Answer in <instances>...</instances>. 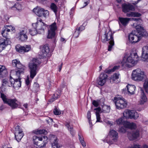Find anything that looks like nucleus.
Instances as JSON below:
<instances>
[{
	"mask_svg": "<svg viewBox=\"0 0 148 148\" xmlns=\"http://www.w3.org/2000/svg\"><path fill=\"white\" fill-rule=\"evenodd\" d=\"M40 62L38 59L33 58L29 64L30 77L33 79L36 75L39 70Z\"/></svg>",
	"mask_w": 148,
	"mask_h": 148,
	"instance_id": "nucleus-1",
	"label": "nucleus"
},
{
	"mask_svg": "<svg viewBox=\"0 0 148 148\" xmlns=\"http://www.w3.org/2000/svg\"><path fill=\"white\" fill-rule=\"evenodd\" d=\"M12 66L16 67L18 69L16 70H12L10 72V75L17 76L19 77L21 74L23 73L25 69V66L22 65L18 59H14L12 60Z\"/></svg>",
	"mask_w": 148,
	"mask_h": 148,
	"instance_id": "nucleus-2",
	"label": "nucleus"
},
{
	"mask_svg": "<svg viewBox=\"0 0 148 148\" xmlns=\"http://www.w3.org/2000/svg\"><path fill=\"white\" fill-rule=\"evenodd\" d=\"M141 24L140 23L137 24L136 23L133 24V26L135 27L136 30L132 31L128 37H133L134 36L137 37H147L148 36L146 31L140 25Z\"/></svg>",
	"mask_w": 148,
	"mask_h": 148,
	"instance_id": "nucleus-3",
	"label": "nucleus"
},
{
	"mask_svg": "<svg viewBox=\"0 0 148 148\" xmlns=\"http://www.w3.org/2000/svg\"><path fill=\"white\" fill-rule=\"evenodd\" d=\"M130 56L127 57V56H125L123 58V60L121 62V66L123 67H129L130 66L129 63L134 64L135 63L134 58L137 59L138 56L136 53H133Z\"/></svg>",
	"mask_w": 148,
	"mask_h": 148,
	"instance_id": "nucleus-4",
	"label": "nucleus"
},
{
	"mask_svg": "<svg viewBox=\"0 0 148 148\" xmlns=\"http://www.w3.org/2000/svg\"><path fill=\"white\" fill-rule=\"evenodd\" d=\"M116 107L118 109L124 108L127 105V103L123 97H115L113 100Z\"/></svg>",
	"mask_w": 148,
	"mask_h": 148,
	"instance_id": "nucleus-5",
	"label": "nucleus"
},
{
	"mask_svg": "<svg viewBox=\"0 0 148 148\" xmlns=\"http://www.w3.org/2000/svg\"><path fill=\"white\" fill-rule=\"evenodd\" d=\"M118 137V134L117 132L114 130H111L109 132V135L103 141L104 142L106 141L110 144H112L114 142L116 141Z\"/></svg>",
	"mask_w": 148,
	"mask_h": 148,
	"instance_id": "nucleus-6",
	"label": "nucleus"
},
{
	"mask_svg": "<svg viewBox=\"0 0 148 148\" xmlns=\"http://www.w3.org/2000/svg\"><path fill=\"white\" fill-rule=\"evenodd\" d=\"M132 78L135 81H142L145 77L144 72L141 71L139 69H137L133 71L132 75Z\"/></svg>",
	"mask_w": 148,
	"mask_h": 148,
	"instance_id": "nucleus-7",
	"label": "nucleus"
},
{
	"mask_svg": "<svg viewBox=\"0 0 148 148\" xmlns=\"http://www.w3.org/2000/svg\"><path fill=\"white\" fill-rule=\"evenodd\" d=\"M32 25L34 29H36L38 31L39 30H40L42 33L44 32V29L47 27L48 26L42 22V19L39 18H37V22L36 23H33Z\"/></svg>",
	"mask_w": 148,
	"mask_h": 148,
	"instance_id": "nucleus-8",
	"label": "nucleus"
},
{
	"mask_svg": "<svg viewBox=\"0 0 148 148\" xmlns=\"http://www.w3.org/2000/svg\"><path fill=\"white\" fill-rule=\"evenodd\" d=\"M40 50L38 55L41 58L46 57L49 51V48L47 44L40 46Z\"/></svg>",
	"mask_w": 148,
	"mask_h": 148,
	"instance_id": "nucleus-9",
	"label": "nucleus"
},
{
	"mask_svg": "<svg viewBox=\"0 0 148 148\" xmlns=\"http://www.w3.org/2000/svg\"><path fill=\"white\" fill-rule=\"evenodd\" d=\"M14 135L16 140L18 142L20 141L24 136L23 131L19 126L15 127Z\"/></svg>",
	"mask_w": 148,
	"mask_h": 148,
	"instance_id": "nucleus-10",
	"label": "nucleus"
},
{
	"mask_svg": "<svg viewBox=\"0 0 148 148\" xmlns=\"http://www.w3.org/2000/svg\"><path fill=\"white\" fill-rule=\"evenodd\" d=\"M108 77V76L106 73H101L97 79V83L99 85L102 86L106 83Z\"/></svg>",
	"mask_w": 148,
	"mask_h": 148,
	"instance_id": "nucleus-11",
	"label": "nucleus"
},
{
	"mask_svg": "<svg viewBox=\"0 0 148 148\" xmlns=\"http://www.w3.org/2000/svg\"><path fill=\"white\" fill-rule=\"evenodd\" d=\"M11 43L9 38H3L0 39V52L5 48L6 46Z\"/></svg>",
	"mask_w": 148,
	"mask_h": 148,
	"instance_id": "nucleus-12",
	"label": "nucleus"
},
{
	"mask_svg": "<svg viewBox=\"0 0 148 148\" xmlns=\"http://www.w3.org/2000/svg\"><path fill=\"white\" fill-rule=\"evenodd\" d=\"M101 41L104 43L108 41L109 44L108 46V51H110L112 50L113 46L114 45L113 38H110L109 39L108 38H103L101 39Z\"/></svg>",
	"mask_w": 148,
	"mask_h": 148,
	"instance_id": "nucleus-13",
	"label": "nucleus"
},
{
	"mask_svg": "<svg viewBox=\"0 0 148 148\" xmlns=\"http://www.w3.org/2000/svg\"><path fill=\"white\" fill-rule=\"evenodd\" d=\"M12 109H15L20 106V103L15 99H10L7 103Z\"/></svg>",
	"mask_w": 148,
	"mask_h": 148,
	"instance_id": "nucleus-14",
	"label": "nucleus"
},
{
	"mask_svg": "<svg viewBox=\"0 0 148 148\" xmlns=\"http://www.w3.org/2000/svg\"><path fill=\"white\" fill-rule=\"evenodd\" d=\"M42 137H38L36 136L33 137V140L34 144L39 147H44V143L42 142Z\"/></svg>",
	"mask_w": 148,
	"mask_h": 148,
	"instance_id": "nucleus-15",
	"label": "nucleus"
},
{
	"mask_svg": "<svg viewBox=\"0 0 148 148\" xmlns=\"http://www.w3.org/2000/svg\"><path fill=\"white\" fill-rule=\"evenodd\" d=\"M56 23L55 22L49 25L47 37H53L56 34Z\"/></svg>",
	"mask_w": 148,
	"mask_h": 148,
	"instance_id": "nucleus-16",
	"label": "nucleus"
},
{
	"mask_svg": "<svg viewBox=\"0 0 148 148\" xmlns=\"http://www.w3.org/2000/svg\"><path fill=\"white\" fill-rule=\"evenodd\" d=\"M14 78H18V79L16 78L15 79H14V82H13L11 86L16 89H18L21 86V79L20 76L19 77H17V76L13 75L12 76Z\"/></svg>",
	"mask_w": 148,
	"mask_h": 148,
	"instance_id": "nucleus-17",
	"label": "nucleus"
},
{
	"mask_svg": "<svg viewBox=\"0 0 148 148\" xmlns=\"http://www.w3.org/2000/svg\"><path fill=\"white\" fill-rule=\"evenodd\" d=\"M30 49L31 47L30 45H26L25 47L17 46L16 47V51L21 53L28 52L30 50Z\"/></svg>",
	"mask_w": 148,
	"mask_h": 148,
	"instance_id": "nucleus-18",
	"label": "nucleus"
},
{
	"mask_svg": "<svg viewBox=\"0 0 148 148\" xmlns=\"http://www.w3.org/2000/svg\"><path fill=\"white\" fill-rule=\"evenodd\" d=\"M122 8L123 12L125 13L134 10V6L130 4L123 3L122 5Z\"/></svg>",
	"mask_w": 148,
	"mask_h": 148,
	"instance_id": "nucleus-19",
	"label": "nucleus"
},
{
	"mask_svg": "<svg viewBox=\"0 0 148 148\" xmlns=\"http://www.w3.org/2000/svg\"><path fill=\"white\" fill-rule=\"evenodd\" d=\"M139 136V131L138 130L134 131L132 133L128 132L127 135L128 138L130 140L136 139Z\"/></svg>",
	"mask_w": 148,
	"mask_h": 148,
	"instance_id": "nucleus-20",
	"label": "nucleus"
},
{
	"mask_svg": "<svg viewBox=\"0 0 148 148\" xmlns=\"http://www.w3.org/2000/svg\"><path fill=\"white\" fill-rule=\"evenodd\" d=\"M130 18H127L119 17V23L120 25H122L123 26L125 27L128 24Z\"/></svg>",
	"mask_w": 148,
	"mask_h": 148,
	"instance_id": "nucleus-21",
	"label": "nucleus"
},
{
	"mask_svg": "<svg viewBox=\"0 0 148 148\" xmlns=\"http://www.w3.org/2000/svg\"><path fill=\"white\" fill-rule=\"evenodd\" d=\"M141 58L144 59V60L148 58V45L144 47L143 48Z\"/></svg>",
	"mask_w": 148,
	"mask_h": 148,
	"instance_id": "nucleus-22",
	"label": "nucleus"
},
{
	"mask_svg": "<svg viewBox=\"0 0 148 148\" xmlns=\"http://www.w3.org/2000/svg\"><path fill=\"white\" fill-rule=\"evenodd\" d=\"M23 8V7L21 4L19 3H16L13 6L10 7L9 8L13 10L20 12L22 10Z\"/></svg>",
	"mask_w": 148,
	"mask_h": 148,
	"instance_id": "nucleus-23",
	"label": "nucleus"
},
{
	"mask_svg": "<svg viewBox=\"0 0 148 148\" xmlns=\"http://www.w3.org/2000/svg\"><path fill=\"white\" fill-rule=\"evenodd\" d=\"M12 75H10V82L8 81L5 79H3L2 81V85L4 86H8L11 87L12 86V84L13 82H14V79L12 77Z\"/></svg>",
	"mask_w": 148,
	"mask_h": 148,
	"instance_id": "nucleus-24",
	"label": "nucleus"
},
{
	"mask_svg": "<svg viewBox=\"0 0 148 148\" xmlns=\"http://www.w3.org/2000/svg\"><path fill=\"white\" fill-rule=\"evenodd\" d=\"M43 9L39 7H37L34 9L33 11L36 15L39 17H41L42 16Z\"/></svg>",
	"mask_w": 148,
	"mask_h": 148,
	"instance_id": "nucleus-25",
	"label": "nucleus"
},
{
	"mask_svg": "<svg viewBox=\"0 0 148 148\" xmlns=\"http://www.w3.org/2000/svg\"><path fill=\"white\" fill-rule=\"evenodd\" d=\"M8 72L5 66L0 65V77H5L7 74Z\"/></svg>",
	"mask_w": 148,
	"mask_h": 148,
	"instance_id": "nucleus-26",
	"label": "nucleus"
},
{
	"mask_svg": "<svg viewBox=\"0 0 148 148\" xmlns=\"http://www.w3.org/2000/svg\"><path fill=\"white\" fill-rule=\"evenodd\" d=\"M128 92L131 95L134 94V91L135 90L136 87L134 85L128 84L127 86Z\"/></svg>",
	"mask_w": 148,
	"mask_h": 148,
	"instance_id": "nucleus-27",
	"label": "nucleus"
},
{
	"mask_svg": "<svg viewBox=\"0 0 148 148\" xmlns=\"http://www.w3.org/2000/svg\"><path fill=\"white\" fill-rule=\"evenodd\" d=\"M85 29L84 27L83 26H81L80 27L77 28L73 34L74 37H78L81 32Z\"/></svg>",
	"mask_w": 148,
	"mask_h": 148,
	"instance_id": "nucleus-28",
	"label": "nucleus"
},
{
	"mask_svg": "<svg viewBox=\"0 0 148 148\" xmlns=\"http://www.w3.org/2000/svg\"><path fill=\"white\" fill-rule=\"evenodd\" d=\"M18 35L20 37H27L28 33L27 29L25 28H23L20 30Z\"/></svg>",
	"mask_w": 148,
	"mask_h": 148,
	"instance_id": "nucleus-29",
	"label": "nucleus"
},
{
	"mask_svg": "<svg viewBox=\"0 0 148 148\" xmlns=\"http://www.w3.org/2000/svg\"><path fill=\"white\" fill-rule=\"evenodd\" d=\"M139 117L138 113L134 110H130V118L136 119Z\"/></svg>",
	"mask_w": 148,
	"mask_h": 148,
	"instance_id": "nucleus-30",
	"label": "nucleus"
},
{
	"mask_svg": "<svg viewBox=\"0 0 148 148\" xmlns=\"http://www.w3.org/2000/svg\"><path fill=\"white\" fill-rule=\"evenodd\" d=\"M119 73H115L114 74L111 78V81L115 83H117L119 82Z\"/></svg>",
	"mask_w": 148,
	"mask_h": 148,
	"instance_id": "nucleus-31",
	"label": "nucleus"
},
{
	"mask_svg": "<svg viewBox=\"0 0 148 148\" xmlns=\"http://www.w3.org/2000/svg\"><path fill=\"white\" fill-rule=\"evenodd\" d=\"M125 126L126 128L131 129H135L136 127V124L133 123H130L129 122H126L125 124Z\"/></svg>",
	"mask_w": 148,
	"mask_h": 148,
	"instance_id": "nucleus-32",
	"label": "nucleus"
},
{
	"mask_svg": "<svg viewBox=\"0 0 148 148\" xmlns=\"http://www.w3.org/2000/svg\"><path fill=\"white\" fill-rule=\"evenodd\" d=\"M65 125L68 128L69 130L70 131V133L72 136H74L75 134V132L73 129V126H70L69 123L67 122L65 123Z\"/></svg>",
	"mask_w": 148,
	"mask_h": 148,
	"instance_id": "nucleus-33",
	"label": "nucleus"
},
{
	"mask_svg": "<svg viewBox=\"0 0 148 148\" xmlns=\"http://www.w3.org/2000/svg\"><path fill=\"white\" fill-rule=\"evenodd\" d=\"M143 95L141 96L140 99V104L141 105L143 104L147 100V98L146 96L144 93L143 91L141 89Z\"/></svg>",
	"mask_w": 148,
	"mask_h": 148,
	"instance_id": "nucleus-34",
	"label": "nucleus"
},
{
	"mask_svg": "<svg viewBox=\"0 0 148 148\" xmlns=\"http://www.w3.org/2000/svg\"><path fill=\"white\" fill-rule=\"evenodd\" d=\"M141 38H128L129 42L131 43H135L139 41Z\"/></svg>",
	"mask_w": 148,
	"mask_h": 148,
	"instance_id": "nucleus-35",
	"label": "nucleus"
},
{
	"mask_svg": "<svg viewBox=\"0 0 148 148\" xmlns=\"http://www.w3.org/2000/svg\"><path fill=\"white\" fill-rule=\"evenodd\" d=\"M116 124L118 125H125L126 122L123 119V118L121 117L119 119H117L116 121Z\"/></svg>",
	"mask_w": 148,
	"mask_h": 148,
	"instance_id": "nucleus-36",
	"label": "nucleus"
},
{
	"mask_svg": "<svg viewBox=\"0 0 148 148\" xmlns=\"http://www.w3.org/2000/svg\"><path fill=\"white\" fill-rule=\"evenodd\" d=\"M1 97L4 103L7 104L10 99L8 98L7 96L3 93H1Z\"/></svg>",
	"mask_w": 148,
	"mask_h": 148,
	"instance_id": "nucleus-37",
	"label": "nucleus"
},
{
	"mask_svg": "<svg viewBox=\"0 0 148 148\" xmlns=\"http://www.w3.org/2000/svg\"><path fill=\"white\" fill-rule=\"evenodd\" d=\"M10 29H6L4 27L3 28L1 32V34L3 37H7L8 36V32H10Z\"/></svg>",
	"mask_w": 148,
	"mask_h": 148,
	"instance_id": "nucleus-38",
	"label": "nucleus"
},
{
	"mask_svg": "<svg viewBox=\"0 0 148 148\" xmlns=\"http://www.w3.org/2000/svg\"><path fill=\"white\" fill-rule=\"evenodd\" d=\"M105 36L104 37H112L113 34L111 31L108 30V31L104 30L103 32Z\"/></svg>",
	"mask_w": 148,
	"mask_h": 148,
	"instance_id": "nucleus-39",
	"label": "nucleus"
},
{
	"mask_svg": "<svg viewBox=\"0 0 148 148\" xmlns=\"http://www.w3.org/2000/svg\"><path fill=\"white\" fill-rule=\"evenodd\" d=\"M4 27L6 29H10V32L11 31L15 32L16 31L15 27L12 25H6L4 26Z\"/></svg>",
	"mask_w": 148,
	"mask_h": 148,
	"instance_id": "nucleus-40",
	"label": "nucleus"
},
{
	"mask_svg": "<svg viewBox=\"0 0 148 148\" xmlns=\"http://www.w3.org/2000/svg\"><path fill=\"white\" fill-rule=\"evenodd\" d=\"M130 110H126L123 113V116L126 119L130 118Z\"/></svg>",
	"mask_w": 148,
	"mask_h": 148,
	"instance_id": "nucleus-41",
	"label": "nucleus"
},
{
	"mask_svg": "<svg viewBox=\"0 0 148 148\" xmlns=\"http://www.w3.org/2000/svg\"><path fill=\"white\" fill-rule=\"evenodd\" d=\"M36 134H46L47 133V132L45 130H38L35 132Z\"/></svg>",
	"mask_w": 148,
	"mask_h": 148,
	"instance_id": "nucleus-42",
	"label": "nucleus"
},
{
	"mask_svg": "<svg viewBox=\"0 0 148 148\" xmlns=\"http://www.w3.org/2000/svg\"><path fill=\"white\" fill-rule=\"evenodd\" d=\"M50 141L51 145V148H56V139L54 137H52L50 139Z\"/></svg>",
	"mask_w": 148,
	"mask_h": 148,
	"instance_id": "nucleus-43",
	"label": "nucleus"
},
{
	"mask_svg": "<svg viewBox=\"0 0 148 148\" xmlns=\"http://www.w3.org/2000/svg\"><path fill=\"white\" fill-rule=\"evenodd\" d=\"M120 68V66H115L112 69H110L108 71L107 73H110L111 72H113L116 70L119 69Z\"/></svg>",
	"mask_w": 148,
	"mask_h": 148,
	"instance_id": "nucleus-44",
	"label": "nucleus"
},
{
	"mask_svg": "<svg viewBox=\"0 0 148 148\" xmlns=\"http://www.w3.org/2000/svg\"><path fill=\"white\" fill-rule=\"evenodd\" d=\"M143 86L146 92L148 93V79L145 80Z\"/></svg>",
	"mask_w": 148,
	"mask_h": 148,
	"instance_id": "nucleus-45",
	"label": "nucleus"
},
{
	"mask_svg": "<svg viewBox=\"0 0 148 148\" xmlns=\"http://www.w3.org/2000/svg\"><path fill=\"white\" fill-rule=\"evenodd\" d=\"M126 127L124 125V127H120L119 129V132L121 133H124L126 132Z\"/></svg>",
	"mask_w": 148,
	"mask_h": 148,
	"instance_id": "nucleus-46",
	"label": "nucleus"
},
{
	"mask_svg": "<svg viewBox=\"0 0 148 148\" xmlns=\"http://www.w3.org/2000/svg\"><path fill=\"white\" fill-rule=\"evenodd\" d=\"M49 15V12L48 11L46 10H45L43 9V12L42 13V16L46 18L48 17Z\"/></svg>",
	"mask_w": 148,
	"mask_h": 148,
	"instance_id": "nucleus-47",
	"label": "nucleus"
},
{
	"mask_svg": "<svg viewBox=\"0 0 148 148\" xmlns=\"http://www.w3.org/2000/svg\"><path fill=\"white\" fill-rule=\"evenodd\" d=\"M41 137H42L43 139L42 142L43 143H44V145L45 146L48 142V138L47 136H42Z\"/></svg>",
	"mask_w": 148,
	"mask_h": 148,
	"instance_id": "nucleus-48",
	"label": "nucleus"
},
{
	"mask_svg": "<svg viewBox=\"0 0 148 148\" xmlns=\"http://www.w3.org/2000/svg\"><path fill=\"white\" fill-rule=\"evenodd\" d=\"M39 84L36 83H35L33 85V89L36 91H38L39 88Z\"/></svg>",
	"mask_w": 148,
	"mask_h": 148,
	"instance_id": "nucleus-49",
	"label": "nucleus"
},
{
	"mask_svg": "<svg viewBox=\"0 0 148 148\" xmlns=\"http://www.w3.org/2000/svg\"><path fill=\"white\" fill-rule=\"evenodd\" d=\"M103 110L105 112H108L110 111V106H105L103 108Z\"/></svg>",
	"mask_w": 148,
	"mask_h": 148,
	"instance_id": "nucleus-50",
	"label": "nucleus"
},
{
	"mask_svg": "<svg viewBox=\"0 0 148 148\" xmlns=\"http://www.w3.org/2000/svg\"><path fill=\"white\" fill-rule=\"evenodd\" d=\"M38 31L35 29L34 30H31L29 31L30 34L31 36H34L37 34Z\"/></svg>",
	"mask_w": 148,
	"mask_h": 148,
	"instance_id": "nucleus-51",
	"label": "nucleus"
},
{
	"mask_svg": "<svg viewBox=\"0 0 148 148\" xmlns=\"http://www.w3.org/2000/svg\"><path fill=\"white\" fill-rule=\"evenodd\" d=\"M132 20L136 21V23H135L136 24H138V23H142V21L141 19L140 18H132Z\"/></svg>",
	"mask_w": 148,
	"mask_h": 148,
	"instance_id": "nucleus-52",
	"label": "nucleus"
},
{
	"mask_svg": "<svg viewBox=\"0 0 148 148\" xmlns=\"http://www.w3.org/2000/svg\"><path fill=\"white\" fill-rule=\"evenodd\" d=\"M96 118H97V121L96 122H100V115L99 114V113L96 112Z\"/></svg>",
	"mask_w": 148,
	"mask_h": 148,
	"instance_id": "nucleus-53",
	"label": "nucleus"
},
{
	"mask_svg": "<svg viewBox=\"0 0 148 148\" xmlns=\"http://www.w3.org/2000/svg\"><path fill=\"white\" fill-rule=\"evenodd\" d=\"M50 8L56 14V5L53 3H51Z\"/></svg>",
	"mask_w": 148,
	"mask_h": 148,
	"instance_id": "nucleus-54",
	"label": "nucleus"
},
{
	"mask_svg": "<svg viewBox=\"0 0 148 148\" xmlns=\"http://www.w3.org/2000/svg\"><path fill=\"white\" fill-rule=\"evenodd\" d=\"M141 146L139 144H134L131 147H129L128 148H141Z\"/></svg>",
	"mask_w": 148,
	"mask_h": 148,
	"instance_id": "nucleus-55",
	"label": "nucleus"
},
{
	"mask_svg": "<svg viewBox=\"0 0 148 148\" xmlns=\"http://www.w3.org/2000/svg\"><path fill=\"white\" fill-rule=\"evenodd\" d=\"M91 114L90 111H88L87 114V117L89 121V123H90L91 121Z\"/></svg>",
	"mask_w": 148,
	"mask_h": 148,
	"instance_id": "nucleus-56",
	"label": "nucleus"
},
{
	"mask_svg": "<svg viewBox=\"0 0 148 148\" xmlns=\"http://www.w3.org/2000/svg\"><path fill=\"white\" fill-rule=\"evenodd\" d=\"M132 14H133V17H140L141 15L140 13L137 12H133Z\"/></svg>",
	"mask_w": 148,
	"mask_h": 148,
	"instance_id": "nucleus-57",
	"label": "nucleus"
},
{
	"mask_svg": "<svg viewBox=\"0 0 148 148\" xmlns=\"http://www.w3.org/2000/svg\"><path fill=\"white\" fill-rule=\"evenodd\" d=\"M92 104L95 107H97L99 105L98 102L96 100L93 101Z\"/></svg>",
	"mask_w": 148,
	"mask_h": 148,
	"instance_id": "nucleus-58",
	"label": "nucleus"
},
{
	"mask_svg": "<svg viewBox=\"0 0 148 148\" xmlns=\"http://www.w3.org/2000/svg\"><path fill=\"white\" fill-rule=\"evenodd\" d=\"M27 38H19V41L22 42H24L26 41Z\"/></svg>",
	"mask_w": 148,
	"mask_h": 148,
	"instance_id": "nucleus-59",
	"label": "nucleus"
},
{
	"mask_svg": "<svg viewBox=\"0 0 148 148\" xmlns=\"http://www.w3.org/2000/svg\"><path fill=\"white\" fill-rule=\"evenodd\" d=\"M62 147V145L57 143V139H56V148H60Z\"/></svg>",
	"mask_w": 148,
	"mask_h": 148,
	"instance_id": "nucleus-60",
	"label": "nucleus"
},
{
	"mask_svg": "<svg viewBox=\"0 0 148 148\" xmlns=\"http://www.w3.org/2000/svg\"><path fill=\"white\" fill-rule=\"evenodd\" d=\"M63 65V63L61 62L60 64L58 66V71L60 72L62 69V66Z\"/></svg>",
	"mask_w": 148,
	"mask_h": 148,
	"instance_id": "nucleus-61",
	"label": "nucleus"
},
{
	"mask_svg": "<svg viewBox=\"0 0 148 148\" xmlns=\"http://www.w3.org/2000/svg\"><path fill=\"white\" fill-rule=\"evenodd\" d=\"M26 84L27 85H29L30 84V81L28 77L25 80Z\"/></svg>",
	"mask_w": 148,
	"mask_h": 148,
	"instance_id": "nucleus-62",
	"label": "nucleus"
},
{
	"mask_svg": "<svg viewBox=\"0 0 148 148\" xmlns=\"http://www.w3.org/2000/svg\"><path fill=\"white\" fill-rule=\"evenodd\" d=\"M61 114V112L60 111L56 108V115H60Z\"/></svg>",
	"mask_w": 148,
	"mask_h": 148,
	"instance_id": "nucleus-63",
	"label": "nucleus"
},
{
	"mask_svg": "<svg viewBox=\"0 0 148 148\" xmlns=\"http://www.w3.org/2000/svg\"><path fill=\"white\" fill-rule=\"evenodd\" d=\"M133 12H131L130 13H127V16L128 17H133Z\"/></svg>",
	"mask_w": 148,
	"mask_h": 148,
	"instance_id": "nucleus-64",
	"label": "nucleus"
}]
</instances>
